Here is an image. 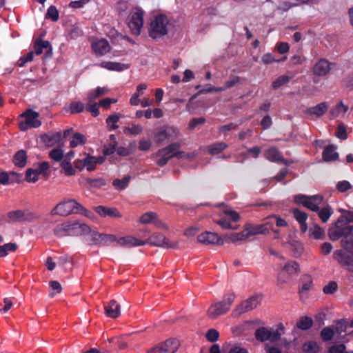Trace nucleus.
<instances>
[{
  "label": "nucleus",
  "mask_w": 353,
  "mask_h": 353,
  "mask_svg": "<svg viewBox=\"0 0 353 353\" xmlns=\"http://www.w3.org/2000/svg\"><path fill=\"white\" fill-rule=\"evenodd\" d=\"M90 231L91 228L87 224L74 221L57 225L54 230V233L58 237H63L88 234Z\"/></svg>",
  "instance_id": "f257e3e1"
},
{
  "label": "nucleus",
  "mask_w": 353,
  "mask_h": 353,
  "mask_svg": "<svg viewBox=\"0 0 353 353\" xmlns=\"http://www.w3.org/2000/svg\"><path fill=\"white\" fill-rule=\"evenodd\" d=\"M235 299V294L232 293L224 297L223 301L212 304L207 311L208 317L215 319L218 316L227 313Z\"/></svg>",
  "instance_id": "f03ea898"
},
{
  "label": "nucleus",
  "mask_w": 353,
  "mask_h": 353,
  "mask_svg": "<svg viewBox=\"0 0 353 353\" xmlns=\"http://www.w3.org/2000/svg\"><path fill=\"white\" fill-rule=\"evenodd\" d=\"M84 210V208L74 199L64 200L57 204L52 210V214L68 216L74 213H79Z\"/></svg>",
  "instance_id": "7ed1b4c3"
},
{
  "label": "nucleus",
  "mask_w": 353,
  "mask_h": 353,
  "mask_svg": "<svg viewBox=\"0 0 353 353\" xmlns=\"http://www.w3.org/2000/svg\"><path fill=\"white\" fill-rule=\"evenodd\" d=\"M169 23L166 16L157 15L150 23V36L152 38H159L168 32Z\"/></svg>",
  "instance_id": "20e7f679"
},
{
  "label": "nucleus",
  "mask_w": 353,
  "mask_h": 353,
  "mask_svg": "<svg viewBox=\"0 0 353 353\" xmlns=\"http://www.w3.org/2000/svg\"><path fill=\"white\" fill-rule=\"evenodd\" d=\"M284 327L282 324H279L276 330H270L265 327H259L254 333V336L258 341L261 342L270 341L275 342L281 339L284 333Z\"/></svg>",
  "instance_id": "39448f33"
},
{
  "label": "nucleus",
  "mask_w": 353,
  "mask_h": 353,
  "mask_svg": "<svg viewBox=\"0 0 353 353\" xmlns=\"http://www.w3.org/2000/svg\"><path fill=\"white\" fill-rule=\"evenodd\" d=\"M143 11L139 8H133L128 17V27L134 35H139L143 26Z\"/></svg>",
  "instance_id": "423d86ee"
},
{
  "label": "nucleus",
  "mask_w": 353,
  "mask_h": 353,
  "mask_svg": "<svg viewBox=\"0 0 353 353\" xmlns=\"http://www.w3.org/2000/svg\"><path fill=\"white\" fill-rule=\"evenodd\" d=\"M353 232V225L346 223L338 224V220L336 221L334 227L329 229L328 235L332 241H337L340 238H347L351 236Z\"/></svg>",
  "instance_id": "0eeeda50"
},
{
  "label": "nucleus",
  "mask_w": 353,
  "mask_h": 353,
  "mask_svg": "<svg viewBox=\"0 0 353 353\" xmlns=\"http://www.w3.org/2000/svg\"><path fill=\"white\" fill-rule=\"evenodd\" d=\"M37 216L30 210H17L10 211L7 214V222L10 223L17 222H32Z\"/></svg>",
  "instance_id": "6e6552de"
},
{
  "label": "nucleus",
  "mask_w": 353,
  "mask_h": 353,
  "mask_svg": "<svg viewBox=\"0 0 353 353\" xmlns=\"http://www.w3.org/2000/svg\"><path fill=\"white\" fill-rule=\"evenodd\" d=\"M21 117L25 118L24 121H21L19 123L21 131H26L30 128H37L41 125V122L38 119L39 114L35 111L27 110L21 114Z\"/></svg>",
  "instance_id": "1a4fd4ad"
},
{
  "label": "nucleus",
  "mask_w": 353,
  "mask_h": 353,
  "mask_svg": "<svg viewBox=\"0 0 353 353\" xmlns=\"http://www.w3.org/2000/svg\"><path fill=\"white\" fill-rule=\"evenodd\" d=\"M323 201V196L319 194L308 196L304 194H298L294 196V202L301 204L312 211H318L319 205Z\"/></svg>",
  "instance_id": "9d476101"
},
{
  "label": "nucleus",
  "mask_w": 353,
  "mask_h": 353,
  "mask_svg": "<svg viewBox=\"0 0 353 353\" xmlns=\"http://www.w3.org/2000/svg\"><path fill=\"white\" fill-rule=\"evenodd\" d=\"M261 299L259 295H254L249 299L242 301L233 310L232 315L234 316H239L242 314L250 312L255 309L261 303Z\"/></svg>",
  "instance_id": "9b49d317"
},
{
  "label": "nucleus",
  "mask_w": 353,
  "mask_h": 353,
  "mask_svg": "<svg viewBox=\"0 0 353 353\" xmlns=\"http://www.w3.org/2000/svg\"><path fill=\"white\" fill-rule=\"evenodd\" d=\"M333 259L335 260L343 269L345 270L353 272V254L348 253L346 251L341 249L335 250L333 253Z\"/></svg>",
  "instance_id": "f8f14e48"
},
{
  "label": "nucleus",
  "mask_w": 353,
  "mask_h": 353,
  "mask_svg": "<svg viewBox=\"0 0 353 353\" xmlns=\"http://www.w3.org/2000/svg\"><path fill=\"white\" fill-rule=\"evenodd\" d=\"M216 14L215 10L212 8L204 10L196 18L197 30L200 32H205L208 30L213 17Z\"/></svg>",
  "instance_id": "ddd939ff"
},
{
  "label": "nucleus",
  "mask_w": 353,
  "mask_h": 353,
  "mask_svg": "<svg viewBox=\"0 0 353 353\" xmlns=\"http://www.w3.org/2000/svg\"><path fill=\"white\" fill-rule=\"evenodd\" d=\"M176 351V341L170 338L150 349L147 353H175Z\"/></svg>",
  "instance_id": "4468645a"
},
{
  "label": "nucleus",
  "mask_w": 353,
  "mask_h": 353,
  "mask_svg": "<svg viewBox=\"0 0 353 353\" xmlns=\"http://www.w3.org/2000/svg\"><path fill=\"white\" fill-rule=\"evenodd\" d=\"M334 65L325 59H321L313 65L312 72L315 76L324 77L329 74Z\"/></svg>",
  "instance_id": "2eb2a0df"
},
{
  "label": "nucleus",
  "mask_w": 353,
  "mask_h": 353,
  "mask_svg": "<svg viewBox=\"0 0 353 353\" xmlns=\"http://www.w3.org/2000/svg\"><path fill=\"white\" fill-rule=\"evenodd\" d=\"M197 240L203 245L224 244V241L216 233L211 232H205L200 234L197 236Z\"/></svg>",
  "instance_id": "dca6fc26"
},
{
  "label": "nucleus",
  "mask_w": 353,
  "mask_h": 353,
  "mask_svg": "<svg viewBox=\"0 0 353 353\" xmlns=\"http://www.w3.org/2000/svg\"><path fill=\"white\" fill-rule=\"evenodd\" d=\"M176 154V145L174 144L160 150L157 154V156L159 157L157 161V163L159 166H163L167 163L168 161L175 156Z\"/></svg>",
  "instance_id": "f3484780"
},
{
  "label": "nucleus",
  "mask_w": 353,
  "mask_h": 353,
  "mask_svg": "<svg viewBox=\"0 0 353 353\" xmlns=\"http://www.w3.org/2000/svg\"><path fill=\"white\" fill-rule=\"evenodd\" d=\"M285 272L289 275L296 274L299 272V265L295 261L288 262L282 268V272L278 275V281L279 283H285L287 279L283 277V272Z\"/></svg>",
  "instance_id": "a211bd4d"
},
{
  "label": "nucleus",
  "mask_w": 353,
  "mask_h": 353,
  "mask_svg": "<svg viewBox=\"0 0 353 353\" xmlns=\"http://www.w3.org/2000/svg\"><path fill=\"white\" fill-rule=\"evenodd\" d=\"M94 211L101 217L110 216L115 219H120L122 214L115 208H108L99 205L94 208Z\"/></svg>",
  "instance_id": "6ab92c4d"
},
{
  "label": "nucleus",
  "mask_w": 353,
  "mask_h": 353,
  "mask_svg": "<svg viewBox=\"0 0 353 353\" xmlns=\"http://www.w3.org/2000/svg\"><path fill=\"white\" fill-rule=\"evenodd\" d=\"M146 241V243L150 245L162 247L165 248H169L171 245L168 243V239H166L163 234L161 233H154L151 235Z\"/></svg>",
  "instance_id": "aec40b11"
},
{
  "label": "nucleus",
  "mask_w": 353,
  "mask_h": 353,
  "mask_svg": "<svg viewBox=\"0 0 353 353\" xmlns=\"http://www.w3.org/2000/svg\"><path fill=\"white\" fill-rule=\"evenodd\" d=\"M105 315L112 319H117L121 314L120 305L114 299L111 300L104 306Z\"/></svg>",
  "instance_id": "412c9836"
},
{
  "label": "nucleus",
  "mask_w": 353,
  "mask_h": 353,
  "mask_svg": "<svg viewBox=\"0 0 353 353\" xmlns=\"http://www.w3.org/2000/svg\"><path fill=\"white\" fill-rule=\"evenodd\" d=\"M117 244L120 246L130 248L134 246L144 245L146 244V241L139 240L132 236H128L119 239L117 241Z\"/></svg>",
  "instance_id": "4be33fe9"
},
{
  "label": "nucleus",
  "mask_w": 353,
  "mask_h": 353,
  "mask_svg": "<svg viewBox=\"0 0 353 353\" xmlns=\"http://www.w3.org/2000/svg\"><path fill=\"white\" fill-rule=\"evenodd\" d=\"M329 105L325 102H322L318 105L307 108L305 113L308 116H315L320 117L323 116L328 110Z\"/></svg>",
  "instance_id": "5701e85b"
},
{
  "label": "nucleus",
  "mask_w": 353,
  "mask_h": 353,
  "mask_svg": "<svg viewBox=\"0 0 353 353\" xmlns=\"http://www.w3.org/2000/svg\"><path fill=\"white\" fill-rule=\"evenodd\" d=\"M92 48L95 53L100 55H103L110 50V45L105 39H100L93 42Z\"/></svg>",
  "instance_id": "b1692460"
},
{
  "label": "nucleus",
  "mask_w": 353,
  "mask_h": 353,
  "mask_svg": "<svg viewBox=\"0 0 353 353\" xmlns=\"http://www.w3.org/2000/svg\"><path fill=\"white\" fill-rule=\"evenodd\" d=\"M41 141L48 147L53 146L61 141V133L60 132L44 134L41 137Z\"/></svg>",
  "instance_id": "393cba45"
},
{
  "label": "nucleus",
  "mask_w": 353,
  "mask_h": 353,
  "mask_svg": "<svg viewBox=\"0 0 353 353\" xmlns=\"http://www.w3.org/2000/svg\"><path fill=\"white\" fill-rule=\"evenodd\" d=\"M104 158L103 157H95L90 154H85L84 163L85 168L88 171H92L95 169L97 164L103 163Z\"/></svg>",
  "instance_id": "a878e982"
},
{
  "label": "nucleus",
  "mask_w": 353,
  "mask_h": 353,
  "mask_svg": "<svg viewBox=\"0 0 353 353\" xmlns=\"http://www.w3.org/2000/svg\"><path fill=\"white\" fill-rule=\"evenodd\" d=\"M244 226L247 231L248 238L252 236L265 234L267 233L265 225H263V224L253 225L250 223H247Z\"/></svg>",
  "instance_id": "bb28decb"
},
{
  "label": "nucleus",
  "mask_w": 353,
  "mask_h": 353,
  "mask_svg": "<svg viewBox=\"0 0 353 353\" xmlns=\"http://www.w3.org/2000/svg\"><path fill=\"white\" fill-rule=\"evenodd\" d=\"M228 145L223 141L216 142L208 147V152L212 155H216L220 154L224 150L228 148Z\"/></svg>",
  "instance_id": "cd10ccee"
},
{
  "label": "nucleus",
  "mask_w": 353,
  "mask_h": 353,
  "mask_svg": "<svg viewBox=\"0 0 353 353\" xmlns=\"http://www.w3.org/2000/svg\"><path fill=\"white\" fill-rule=\"evenodd\" d=\"M101 68H105L108 70L113 71H122L125 69H127L128 67L118 62H112V61H103L101 62L99 65Z\"/></svg>",
  "instance_id": "c85d7f7f"
},
{
  "label": "nucleus",
  "mask_w": 353,
  "mask_h": 353,
  "mask_svg": "<svg viewBox=\"0 0 353 353\" xmlns=\"http://www.w3.org/2000/svg\"><path fill=\"white\" fill-rule=\"evenodd\" d=\"M223 89H220V87L218 88V87H214L212 85L211 86L210 85H208L205 88L199 90L197 93H196L194 96H192L191 97V99L188 104V110L190 111L191 110L190 105H191L192 101L194 99H195L198 95H199L201 94L209 93V92H223Z\"/></svg>",
  "instance_id": "c756f323"
},
{
  "label": "nucleus",
  "mask_w": 353,
  "mask_h": 353,
  "mask_svg": "<svg viewBox=\"0 0 353 353\" xmlns=\"http://www.w3.org/2000/svg\"><path fill=\"white\" fill-rule=\"evenodd\" d=\"M265 157L270 161H283V158L275 148H271L265 152Z\"/></svg>",
  "instance_id": "7c9ffc66"
},
{
  "label": "nucleus",
  "mask_w": 353,
  "mask_h": 353,
  "mask_svg": "<svg viewBox=\"0 0 353 353\" xmlns=\"http://www.w3.org/2000/svg\"><path fill=\"white\" fill-rule=\"evenodd\" d=\"M225 238L228 239L230 242L235 243L239 241H245L248 239V235L245 228L241 232H233L229 235H225Z\"/></svg>",
  "instance_id": "2f4dec72"
},
{
  "label": "nucleus",
  "mask_w": 353,
  "mask_h": 353,
  "mask_svg": "<svg viewBox=\"0 0 353 353\" xmlns=\"http://www.w3.org/2000/svg\"><path fill=\"white\" fill-rule=\"evenodd\" d=\"M339 157V154L334 151L333 145H327L323 152V158L325 161L336 160Z\"/></svg>",
  "instance_id": "473e14b6"
},
{
  "label": "nucleus",
  "mask_w": 353,
  "mask_h": 353,
  "mask_svg": "<svg viewBox=\"0 0 353 353\" xmlns=\"http://www.w3.org/2000/svg\"><path fill=\"white\" fill-rule=\"evenodd\" d=\"M13 161L15 165L20 168L24 167L27 161L26 152L23 150L18 151L14 157Z\"/></svg>",
  "instance_id": "72a5a7b5"
},
{
  "label": "nucleus",
  "mask_w": 353,
  "mask_h": 353,
  "mask_svg": "<svg viewBox=\"0 0 353 353\" xmlns=\"http://www.w3.org/2000/svg\"><path fill=\"white\" fill-rule=\"evenodd\" d=\"M106 92H108V90L105 88L97 87L96 89L92 90L88 93V100L91 103L93 100L105 94Z\"/></svg>",
  "instance_id": "f704fd0d"
},
{
  "label": "nucleus",
  "mask_w": 353,
  "mask_h": 353,
  "mask_svg": "<svg viewBox=\"0 0 353 353\" xmlns=\"http://www.w3.org/2000/svg\"><path fill=\"white\" fill-rule=\"evenodd\" d=\"M147 89V86L145 84L141 83L137 85V92L133 94L132 97L130 99V103L132 105H138L140 103L139 97L142 94V91Z\"/></svg>",
  "instance_id": "c9c22d12"
},
{
  "label": "nucleus",
  "mask_w": 353,
  "mask_h": 353,
  "mask_svg": "<svg viewBox=\"0 0 353 353\" xmlns=\"http://www.w3.org/2000/svg\"><path fill=\"white\" fill-rule=\"evenodd\" d=\"M34 53L37 55H39L43 52L44 49L50 48V43L48 41H43L40 39H37L34 42Z\"/></svg>",
  "instance_id": "e433bc0d"
},
{
  "label": "nucleus",
  "mask_w": 353,
  "mask_h": 353,
  "mask_svg": "<svg viewBox=\"0 0 353 353\" xmlns=\"http://www.w3.org/2000/svg\"><path fill=\"white\" fill-rule=\"evenodd\" d=\"M86 138L84 135L80 133H74L72 135V139L70 142L71 148L77 147L79 145H83L85 143Z\"/></svg>",
  "instance_id": "4c0bfd02"
},
{
  "label": "nucleus",
  "mask_w": 353,
  "mask_h": 353,
  "mask_svg": "<svg viewBox=\"0 0 353 353\" xmlns=\"http://www.w3.org/2000/svg\"><path fill=\"white\" fill-rule=\"evenodd\" d=\"M240 83L241 77L236 75H232L230 77V79L225 82V85L223 87H220V89H223V91H225L228 89L236 86Z\"/></svg>",
  "instance_id": "58836bf2"
},
{
  "label": "nucleus",
  "mask_w": 353,
  "mask_h": 353,
  "mask_svg": "<svg viewBox=\"0 0 353 353\" xmlns=\"http://www.w3.org/2000/svg\"><path fill=\"white\" fill-rule=\"evenodd\" d=\"M17 245L14 243H8L0 246V257L8 255L9 252H14L17 249Z\"/></svg>",
  "instance_id": "ea45409f"
},
{
  "label": "nucleus",
  "mask_w": 353,
  "mask_h": 353,
  "mask_svg": "<svg viewBox=\"0 0 353 353\" xmlns=\"http://www.w3.org/2000/svg\"><path fill=\"white\" fill-rule=\"evenodd\" d=\"M340 211L343 213L341 216L339 217L338 220V224H340L341 223H349L351 222H353V212L350 210H340Z\"/></svg>",
  "instance_id": "a19ab883"
},
{
  "label": "nucleus",
  "mask_w": 353,
  "mask_h": 353,
  "mask_svg": "<svg viewBox=\"0 0 353 353\" xmlns=\"http://www.w3.org/2000/svg\"><path fill=\"white\" fill-rule=\"evenodd\" d=\"M332 214V208L330 205H327L319 211V216L323 223H326Z\"/></svg>",
  "instance_id": "79ce46f5"
},
{
  "label": "nucleus",
  "mask_w": 353,
  "mask_h": 353,
  "mask_svg": "<svg viewBox=\"0 0 353 353\" xmlns=\"http://www.w3.org/2000/svg\"><path fill=\"white\" fill-rule=\"evenodd\" d=\"M312 319L307 316L301 317V319L297 322V327L303 330H306L310 328L312 325Z\"/></svg>",
  "instance_id": "37998d69"
},
{
  "label": "nucleus",
  "mask_w": 353,
  "mask_h": 353,
  "mask_svg": "<svg viewBox=\"0 0 353 353\" xmlns=\"http://www.w3.org/2000/svg\"><path fill=\"white\" fill-rule=\"evenodd\" d=\"M110 143L103 150V153L105 155H110V154H113L115 152V150H116V148H117V141H116V137H115V135L111 134L110 136Z\"/></svg>",
  "instance_id": "c03bdc74"
},
{
  "label": "nucleus",
  "mask_w": 353,
  "mask_h": 353,
  "mask_svg": "<svg viewBox=\"0 0 353 353\" xmlns=\"http://www.w3.org/2000/svg\"><path fill=\"white\" fill-rule=\"evenodd\" d=\"M341 245L348 253H353V237L351 236L343 238L341 241Z\"/></svg>",
  "instance_id": "a18cd8bd"
},
{
  "label": "nucleus",
  "mask_w": 353,
  "mask_h": 353,
  "mask_svg": "<svg viewBox=\"0 0 353 353\" xmlns=\"http://www.w3.org/2000/svg\"><path fill=\"white\" fill-rule=\"evenodd\" d=\"M130 179L131 177L130 176H125L122 179H116L113 181V185L117 189L123 190L128 186Z\"/></svg>",
  "instance_id": "49530a36"
},
{
  "label": "nucleus",
  "mask_w": 353,
  "mask_h": 353,
  "mask_svg": "<svg viewBox=\"0 0 353 353\" xmlns=\"http://www.w3.org/2000/svg\"><path fill=\"white\" fill-rule=\"evenodd\" d=\"M290 79L291 77L288 75H282L279 77L276 80H274L272 82V85L273 89L276 90L281 87L282 85L287 84L290 81Z\"/></svg>",
  "instance_id": "de8ad7c7"
},
{
  "label": "nucleus",
  "mask_w": 353,
  "mask_h": 353,
  "mask_svg": "<svg viewBox=\"0 0 353 353\" xmlns=\"http://www.w3.org/2000/svg\"><path fill=\"white\" fill-rule=\"evenodd\" d=\"M86 183L90 187L97 188H101L106 184L105 181L101 177L96 179L88 178L86 179Z\"/></svg>",
  "instance_id": "09e8293b"
},
{
  "label": "nucleus",
  "mask_w": 353,
  "mask_h": 353,
  "mask_svg": "<svg viewBox=\"0 0 353 353\" xmlns=\"http://www.w3.org/2000/svg\"><path fill=\"white\" fill-rule=\"evenodd\" d=\"M85 109V105L80 101H72L69 106V111L71 114L82 112Z\"/></svg>",
  "instance_id": "8fccbe9b"
},
{
  "label": "nucleus",
  "mask_w": 353,
  "mask_h": 353,
  "mask_svg": "<svg viewBox=\"0 0 353 353\" xmlns=\"http://www.w3.org/2000/svg\"><path fill=\"white\" fill-rule=\"evenodd\" d=\"M347 110V107L345 106L342 101H340L335 108L330 111V113L333 117H337L340 113H345Z\"/></svg>",
  "instance_id": "3c124183"
},
{
  "label": "nucleus",
  "mask_w": 353,
  "mask_h": 353,
  "mask_svg": "<svg viewBox=\"0 0 353 353\" xmlns=\"http://www.w3.org/2000/svg\"><path fill=\"white\" fill-rule=\"evenodd\" d=\"M303 350L306 353H317L319 347L316 342L308 341L303 345Z\"/></svg>",
  "instance_id": "603ef678"
},
{
  "label": "nucleus",
  "mask_w": 353,
  "mask_h": 353,
  "mask_svg": "<svg viewBox=\"0 0 353 353\" xmlns=\"http://www.w3.org/2000/svg\"><path fill=\"white\" fill-rule=\"evenodd\" d=\"M59 17V12L54 6H50L46 14V18L51 19L52 21H58Z\"/></svg>",
  "instance_id": "864d4df0"
},
{
  "label": "nucleus",
  "mask_w": 353,
  "mask_h": 353,
  "mask_svg": "<svg viewBox=\"0 0 353 353\" xmlns=\"http://www.w3.org/2000/svg\"><path fill=\"white\" fill-rule=\"evenodd\" d=\"M129 334L123 335L121 336H115L111 339L110 341L116 343L120 349H125L128 347V344L125 339L128 337Z\"/></svg>",
  "instance_id": "5fc2aeb1"
},
{
  "label": "nucleus",
  "mask_w": 353,
  "mask_h": 353,
  "mask_svg": "<svg viewBox=\"0 0 353 353\" xmlns=\"http://www.w3.org/2000/svg\"><path fill=\"white\" fill-rule=\"evenodd\" d=\"M157 218V214L153 212H148L144 213L139 219V221L143 224H148L153 223V221Z\"/></svg>",
  "instance_id": "6e6d98bb"
},
{
  "label": "nucleus",
  "mask_w": 353,
  "mask_h": 353,
  "mask_svg": "<svg viewBox=\"0 0 353 353\" xmlns=\"http://www.w3.org/2000/svg\"><path fill=\"white\" fill-rule=\"evenodd\" d=\"M83 34L82 30L77 25H73L68 30V37L70 39H76Z\"/></svg>",
  "instance_id": "4d7b16f0"
},
{
  "label": "nucleus",
  "mask_w": 353,
  "mask_h": 353,
  "mask_svg": "<svg viewBox=\"0 0 353 353\" xmlns=\"http://www.w3.org/2000/svg\"><path fill=\"white\" fill-rule=\"evenodd\" d=\"M101 240V244L103 245H110L112 243L117 242V238L115 235L113 234H102Z\"/></svg>",
  "instance_id": "13d9d810"
},
{
  "label": "nucleus",
  "mask_w": 353,
  "mask_h": 353,
  "mask_svg": "<svg viewBox=\"0 0 353 353\" xmlns=\"http://www.w3.org/2000/svg\"><path fill=\"white\" fill-rule=\"evenodd\" d=\"M143 128L140 125L133 124L131 127H125L123 130L125 134L137 135L142 132Z\"/></svg>",
  "instance_id": "bf43d9fd"
},
{
  "label": "nucleus",
  "mask_w": 353,
  "mask_h": 353,
  "mask_svg": "<svg viewBox=\"0 0 353 353\" xmlns=\"http://www.w3.org/2000/svg\"><path fill=\"white\" fill-rule=\"evenodd\" d=\"M334 334V329L331 327H325L321 332V336L324 341H330Z\"/></svg>",
  "instance_id": "052dcab7"
},
{
  "label": "nucleus",
  "mask_w": 353,
  "mask_h": 353,
  "mask_svg": "<svg viewBox=\"0 0 353 353\" xmlns=\"http://www.w3.org/2000/svg\"><path fill=\"white\" fill-rule=\"evenodd\" d=\"M61 166L65 174L68 176H72L75 174V170L69 161L64 159L61 162Z\"/></svg>",
  "instance_id": "680f3d73"
},
{
  "label": "nucleus",
  "mask_w": 353,
  "mask_h": 353,
  "mask_svg": "<svg viewBox=\"0 0 353 353\" xmlns=\"http://www.w3.org/2000/svg\"><path fill=\"white\" fill-rule=\"evenodd\" d=\"M119 115H110L107 118L106 123L111 130H116L119 128L117 123L119 121Z\"/></svg>",
  "instance_id": "e2e57ef3"
},
{
  "label": "nucleus",
  "mask_w": 353,
  "mask_h": 353,
  "mask_svg": "<svg viewBox=\"0 0 353 353\" xmlns=\"http://www.w3.org/2000/svg\"><path fill=\"white\" fill-rule=\"evenodd\" d=\"M311 232V235L315 239H320L324 236V230L321 229L319 225H315L314 227H312L310 230Z\"/></svg>",
  "instance_id": "0e129e2a"
},
{
  "label": "nucleus",
  "mask_w": 353,
  "mask_h": 353,
  "mask_svg": "<svg viewBox=\"0 0 353 353\" xmlns=\"http://www.w3.org/2000/svg\"><path fill=\"white\" fill-rule=\"evenodd\" d=\"M49 156L52 159L60 161L63 157V152L60 148H54L50 152Z\"/></svg>",
  "instance_id": "69168bd1"
},
{
  "label": "nucleus",
  "mask_w": 353,
  "mask_h": 353,
  "mask_svg": "<svg viewBox=\"0 0 353 353\" xmlns=\"http://www.w3.org/2000/svg\"><path fill=\"white\" fill-rule=\"evenodd\" d=\"M39 174L34 169H28L26 171V179L28 182H36L39 179Z\"/></svg>",
  "instance_id": "338daca9"
},
{
  "label": "nucleus",
  "mask_w": 353,
  "mask_h": 353,
  "mask_svg": "<svg viewBox=\"0 0 353 353\" xmlns=\"http://www.w3.org/2000/svg\"><path fill=\"white\" fill-rule=\"evenodd\" d=\"M205 337L207 340L210 342H215L219 339V332L215 329H210L206 334Z\"/></svg>",
  "instance_id": "774afa93"
}]
</instances>
